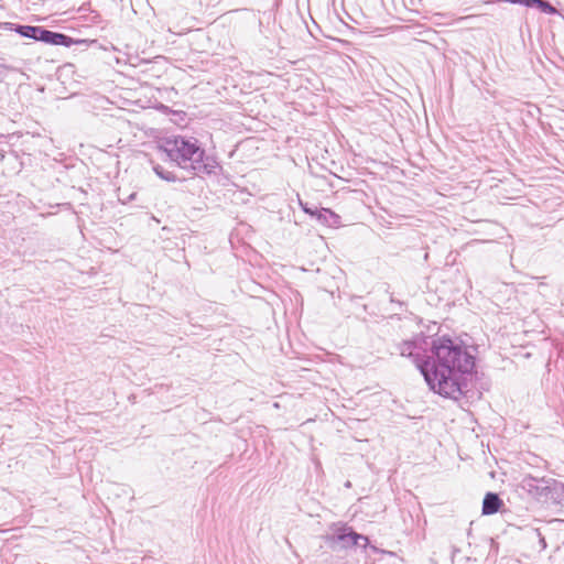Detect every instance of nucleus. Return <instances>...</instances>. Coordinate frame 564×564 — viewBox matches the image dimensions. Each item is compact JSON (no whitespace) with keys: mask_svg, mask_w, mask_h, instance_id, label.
<instances>
[{"mask_svg":"<svg viewBox=\"0 0 564 564\" xmlns=\"http://www.w3.org/2000/svg\"><path fill=\"white\" fill-rule=\"evenodd\" d=\"M39 41L53 44V45H63V46H70L74 44L79 43V41H76L65 34L62 33H55L47 30H42L41 34H39Z\"/></svg>","mask_w":564,"mask_h":564,"instance_id":"39448f33","label":"nucleus"},{"mask_svg":"<svg viewBox=\"0 0 564 564\" xmlns=\"http://www.w3.org/2000/svg\"><path fill=\"white\" fill-rule=\"evenodd\" d=\"M545 502H553L557 505L564 503V481L552 478V484L550 485Z\"/></svg>","mask_w":564,"mask_h":564,"instance_id":"423d86ee","label":"nucleus"},{"mask_svg":"<svg viewBox=\"0 0 564 564\" xmlns=\"http://www.w3.org/2000/svg\"><path fill=\"white\" fill-rule=\"evenodd\" d=\"M551 484L552 478L538 477L531 475L524 477L522 480V487L535 499L541 500L543 502L546 501L547 491Z\"/></svg>","mask_w":564,"mask_h":564,"instance_id":"20e7f679","label":"nucleus"},{"mask_svg":"<svg viewBox=\"0 0 564 564\" xmlns=\"http://www.w3.org/2000/svg\"><path fill=\"white\" fill-rule=\"evenodd\" d=\"M304 212L306 214H310L311 216L316 217L317 220L324 219L325 218V214H329V216L333 218V225L335 227L340 225V217H339V215H337L336 213H334L330 209L322 208V209L317 210V209H310V208L305 207Z\"/></svg>","mask_w":564,"mask_h":564,"instance_id":"6e6552de","label":"nucleus"},{"mask_svg":"<svg viewBox=\"0 0 564 564\" xmlns=\"http://www.w3.org/2000/svg\"><path fill=\"white\" fill-rule=\"evenodd\" d=\"M160 148L181 167L192 166L203 161L205 151L195 139L173 135L162 140Z\"/></svg>","mask_w":564,"mask_h":564,"instance_id":"f03ea898","label":"nucleus"},{"mask_svg":"<svg viewBox=\"0 0 564 564\" xmlns=\"http://www.w3.org/2000/svg\"><path fill=\"white\" fill-rule=\"evenodd\" d=\"M319 221H321L322 224H329V225L334 226V225H333V218L329 216V214H325V218H324V219H322V220H319Z\"/></svg>","mask_w":564,"mask_h":564,"instance_id":"9b49d317","label":"nucleus"},{"mask_svg":"<svg viewBox=\"0 0 564 564\" xmlns=\"http://www.w3.org/2000/svg\"><path fill=\"white\" fill-rule=\"evenodd\" d=\"M431 351V358L417 362L427 386L444 398L459 399L475 370V357L462 339L446 335L433 340Z\"/></svg>","mask_w":564,"mask_h":564,"instance_id":"f257e3e1","label":"nucleus"},{"mask_svg":"<svg viewBox=\"0 0 564 564\" xmlns=\"http://www.w3.org/2000/svg\"><path fill=\"white\" fill-rule=\"evenodd\" d=\"M43 29L39 26L31 25H20L17 28V32L25 37H31L39 41V34H41Z\"/></svg>","mask_w":564,"mask_h":564,"instance_id":"1a4fd4ad","label":"nucleus"},{"mask_svg":"<svg viewBox=\"0 0 564 564\" xmlns=\"http://www.w3.org/2000/svg\"><path fill=\"white\" fill-rule=\"evenodd\" d=\"M533 6L538 7L541 11H543L545 13H549V14L556 13L555 8L543 0H530V7H533Z\"/></svg>","mask_w":564,"mask_h":564,"instance_id":"9d476101","label":"nucleus"},{"mask_svg":"<svg viewBox=\"0 0 564 564\" xmlns=\"http://www.w3.org/2000/svg\"><path fill=\"white\" fill-rule=\"evenodd\" d=\"M501 506V500L498 495L488 492L482 501V513L484 514H494L496 513Z\"/></svg>","mask_w":564,"mask_h":564,"instance_id":"0eeeda50","label":"nucleus"},{"mask_svg":"<svg viewBox=\"0 0 564 564\" xmlns=\"http://www.w3.org/2000/svg\"><path fill=\"white\" fill-rule=\"evenodd\" d=\"M325 542L332 549H351L359 546L366 549L369 544L368 536L359 534L346 523L335 522L329 525V532L325 535Z\"/></svg>","mask_w":564,"mask_h":564,"instance_id":"7ed1b4c3","label":"nucleus"}]
</instances>
